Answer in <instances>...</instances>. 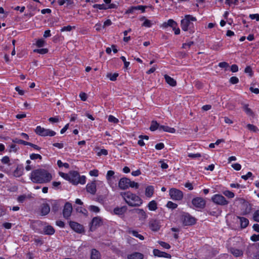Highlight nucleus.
Listing matches in <instances>:
<instances>
[{
  "label": "nucleus",
  "instance_id": "nucleus-1",
  "mask_svg": "<svg viewBox=\"0 0 259 259\" xmlns=\"http://www.w3.org/2000/svg\"><path fill=\"white\" fill-rule=\"evenodd\" d=\"M30 179L33 183L41 184L50 182L52 179V176L46 170L37 169L31 172Z\"/></svg>",
  "mask_w": 259,
  "mask_h": 259
},
{
  "label": "nucleus",
  "instance_id": "nucleus-2",
  "mask_svg": "<svg viewBox=\"0 0 259 259\" xmlns=\"http://www.w3.org/2000/svg\"><path fill=\"white\" fill-rule=\"evenodd\" d=\"M120 194L130 206H140L143 203V201L140 196L130 191L122 192Z\"/></svg>",
  "mask_w": 259,
  "mask_h": 259
},
{
  "label": "nucleus",
  "instance_id": "nucleus-3",
  "mask_svg": "<svg viewBox=\"0 0 259 259\" xmlns=\"http://www.w3.org/2000/svg\"><path fill=\"white\" fill-rule=\"evenodd\" d=\"M60 176L64 179L69 181L73 185L80 184L83 185L86 182V178L84 176H80L79 174L75 171H71L69 174L59 172Z\"/></svg>",
  "mask_w": 259,
  "mask_h": 259
},
{
  "label": "nucleus",
  "instance_id": "nucleus-4",
  "mask_svg": "<svg viewBox=\"0 0 259 259\" xmlns=\"http://www.w3.org/2000/svg\"><path fill=\"white\" fill-rule=\"evenodd\" d=\"M197 20L195 17L186 15L181 21V26L183 30L191 31L194 28V22Z\"/></svg>",
  "mask_w": 259,
  "mask_h": 259
},
{
  "label": "nucleus",
  "instance_id": "nucleus-5",
  "mask_svg": "<svg viewBox=\"0 0 259 259\" xmlns=\"http://www.w3.org/2000/svg\"><path fill=\"white\" fill-rule=\"evenodd\" d=\"M246 253L253 259H259V244H253L247 249Z\"/></svg>",
  "mask_w": 259,
  "mask_h": 259
},
{
  "label": "nucleus",
  "instance_id": "nucleus-6",
  "mask_svg": "<svg viewBox=\"0 0 259 259\" xmlns=\"http://www.w3.org/2000/svg\"><path fill=\"white\" fill-rule=\"evenodd\" d=\"M35 133L42 137L50 136L53 137L56 135V132L48 128H45L40 126H36L35 130Z\"/></svg>",
  "mask_w": 259,
  "mask_h": 259
},
{
  "label": "nucleus",
  "instance_id": "nucleus-7",
  "mask_svg": "<svg viewBox=\"0 0 259 259\" xmlns=\"http://www.w3.org/2000/svg\"><path fill=\"white\" fill-rule=\"evenodd\" d=\"M212 201L218 205H226L229 203V201L221 194H215L211 197Z\"/></svg>",
  "mask_w": 259,
  "mask_h": 259
},
{
  "label": "nucleus",
  "instance_id": "nucleus-8",
  "mask_svg": "<svg viewBox=\"0 0 259 259\" xmlns=\"http://www.w3.org/2000/svg\"><path fill=\"white\" fill-rule=\"evenodd\" d=\"M169 193L170 198L174 200H181L183 197V192L175 188L170 189Z\"/></svg>",
  "mask_w": 259,
  "mask_h": 259
},
{
  "label": "nucleus",
  "instance_id": "nucleus-9",
  "mask_svg": "<svg viewBox=\"0 0 259 259\" xmlns=\"http://www.w3.org/2000/svg\"><path fill=\"white\" fill-rule=\"evenodd\" d=\"M192 204L195 208H202L205 205V201L201 197H196L192 199Z\"/></svg>",
  "mask_w": 259,
  "mask_h": 259
},
{
  "label": "nucleus",
  "instance_id": "nucleus-10",
  "mask_svg": "<svg viewBox=\"0 0 259 259\" xmlns=\"http://www.w3.org/2000/svg\"><path fill=\"white\" fill-rule=\"evenodd\" d=\"M182 219L185 225H192L196 222L195 219L188 213L183 215Z\"/></svg>",
  "mask_w": 259,
  "mask_h": 259
},
{
  "label": "nucleus",
  "instance_id": "nucleus-11",
  "mask_svg": "<svg viewBox=\"0 0 259 259\" xmlns=\"http://www.w3.org/2000/svg\"><path fill=\"white\" fill-rule=\"evenodd\" d=\"M130 180L127 178H122L118 182V187L121 190H126L129 188Z\"/></svg>",
  "mask_w": 259,
  "mask_h": 259
},
{
  "label": "nucleus",
  "instance_id": "nucleus-12",
  "mask_svg": "<svg viewBox=\"0 0 259 259\" xmlns=\"http://www.w3.org/2000/svg\"><path fill=\"white\" fill-rule=\"evenodd\" d=\"M139 20L142 22V26L147 28H150L156 23L155 21L149 20L145 16L141 17Z\"/></svg>",
  "mask_w": 259,
  "mask_h": 259
},
{
  "label": "nucleus",
  "instance_id": "nucleus-13",
  "mask_svg": "<svg viewBox=\"0 0 259 259\" xmlns=\"http://www.w3.org/2000/svg\"><path fill=\"white\" fill-rule=\"evenodd\" d=\"M102 224V221L100 217H97L93 219L91 226L90 230L93 231L95 230L97 227L100 226Z\"/></svg>",
  "mask_w": 259,
  "mask_h": 259
},
{
  "label": "nucleus",
  "instance_id": "nucleus-14",
  "mask_svg": "<svg viewBox=\"0 0 259 259\" xmlns=\"http://www.w3.org/2000/svg\"><path fill=\"white\" fill-rule=\"evenodd\" d=\"M149 227L153 231H157L160 228V222L155 219H151L149 222Z\"/></svg>",
  "mask_w": 259,
  "mask_h": 259
},
{
  "label": "nucleus",
  "instance_id": "nucleus-15",
  "mask_svg": "<svg viewBox=\"0 0 259 259\" xmlns=\"http://www.w3.org/2000/svg\"><path fill=\"white\" fill-rule=\"evenodd\" d=\"M72 206L71 203H66L63 209V215L65 218H68L69 217L72 213Z\"/></svg>",
  "mask_w": 259,
  "mask_h": 259
},
{
  "label": "nucleus",
  "instance_id": "nucleus-16",
  "mask_svg": "<svg viewBox=\"0 0 259 259\" xmlns=\"http://www.w3.org/2000/svg\"><path fill=\"white\" fill-rule=\"evenodd\" d=\"M228 248L229 251L236 257L240 256L243 255V250L236 248L235 246L228 247Z\"/></svg>",
  "mask_w": 259,
  "mask_h": 259
},
{
  "label": "nucleus",
  "instance_id": "nucleus-17",
  "mask_svg": "<svg viewBox=\"0 0 259 259\" xmlns=\"http://www.w3.org/2000/svg\"><path fill=\"white\" fill-rule=\"evenodd\" d=\"M69 225L72 229H73L76 232L80 233L83 231V226L77 223L74 222H70Z\"/></svg>",
  "mask_w": 259,
  "mask_h": 259
},
{
  "label": "nucleus",
  "instance_id": "nucleus-18",
  "mask_svg": "<svg viewBox=\"0 0 259 259\" xmlns=\"http://www.w3.org/2000/svg\"><path fill=\"white\" fill-rule=\"evenodd\" d=\"M153 253L154 256H158V257H163L167 258H170L171 255L170 254L166 253L165 252L161 251L158 249H154L153 250Z\"/></svg>",
  "mask_w": 259,
  "mask_h": 259
},
{
  "label": "nucleus",
  "instance_id": "nucleus-19",
  "mask_svg": "<svg viewBox=\"0 0 259 259\" xmlns=\"http://www.w3.org/2000/svg\"><path fill=\"white\" fill-rule=\"evenodd\" d=\"M86 189L89 193L94 194L96 192V184L95 182L88 183L86 186Z\"/></svg>",
  "mask_w": 259,
  "mask_h": 259
},
{
  "label": "nucleus",
  "instance_id": "nucleus-20",
  "mask_svg": "<svg viewBox=\"0 0 259 259\" xmlns=\"http://www.w3.org/2000/svg\"><path fill=\"white\" fill-rule=\"evenodd\" d=\"M127 210L126 206H122L120 207H117L113 210V213L114 214L121 216L124 214Z\"/></svg>",
  "mask_w": 259,
  "mask_h": 259
},
{
  "label": "nucleus",
  "instance_id": "nucleus-21",
  "mask_svg": "<svg viewBox=\"0 0 259 259\" xmlns=\"http://www.w3.org/2000/svg\"><path fill=\"white\" fill-rule=\"evenodd\" d=\"M177 23L172 19H169L167 22L163 23L161 25L162 28H166L168 27H171L172 28L175 27H177Z\"/></svg>",
  "mask_w": 259,
  "mask_h": 259
},
{
  "label": "nucleus",
  "instance_id": "nucleus-22",
  "mask_svg": "<svg viewBox=\"0 0 259 259\" xmlns=\"http://www.w3.org/2000/svg\"><path fill=\"white\" fill-rule=\"evenodd\" d=\"M136 212L138 215V217L140 220L144 221L147 218V214L143 209H136Z\"/></svg>",
  "mask_w": 259,
  "mask_h": 259
},
{
  "label": "nucleus",
  "instance_id": "nucleus-23",
  "mask_svg": "<svg viewBox=\"0 0 259 259\" xmlns=\"http://www.w3.org/2000/svg\"><path fill=\"white\" fill-rule=\"evenodd\" d=\"M154 192V187L152 186H148L145 188V194L148 198H151L153 195Z\"/></svg>",
  "mask_w": 259,
  "mask_h": 259
},
{
  "label": "nucleus",
  "instance_id": "nucleus-24",
  "mask_svg": "<svg viewBox=\"0 0 259 259\" xmlns=\"http://www.w3.org/2000/svg\"><path fill=\"white\" fill-rule=\"evenodd\" d=\"M147 207L150 211H155L157 209V203L156 201L151 200L148 203Z\"/></svg>",
  "mask_w": 259,
  "mask_h": 259
},
{
  "label": "nucleus",
  "instance_id": "nucleus-25",
  "mask_svg": "<svg viewBox=\"0 0 259 259\" xmlns=\"http://www.w3.org/2000/svg\"><path fill=\"white\" fill-rule=\"evenodd\" d=\"M143 254L139 252H134L131 254L128 255L127 259H143Z\"/></svg>",
  "mask_w": 259,
  "mask_h": 259
},
{
  "label": "nucleus",
  "instance_id": "nucleus-26",
  "mask_svg": "<svg viewBox=\"0 0 259 259\" xmlns=\"http://www.w3.org/2000/svg\"><path fill=\"white\" fill-rule=\"evenodd\" d=\"M159 131H164L169 133H175L176 132V130L174 128L165 125H160L159 127Z\"/></svg>",
  "mask_w": 259,
  "mask_h": 259
},
{
  "label": "nucleus",
  "instance_id": "nucleus-27",
  "mask_svg": "<svg viewBox=\"0 0 259 259\" xmlns=\"http://www.w3.org/2000/svg\"><path fill=\"white\" fill-rule=\"evenodd\" d=\"M164 79H165L166 82L170 86L175 87L176 85V84H177L176 81L174 78L171 77L170 76H169L167 75H165Z\"/></svg>",
  "mask_w": 259,
  "mask_h": 259
},
{
  "label": "nucleus",
  "instance_id": "nucleus-28",
  "mask_svg": "<svg viewBox=\"0 0 259 259\" xmlns=\"http://www.w3.org/2000/svg\"><path fill=\"white\" fill-rule=\"evenodd\" d=\"M238 218L239 220L241 228H245L248 226L249 224L248 219L244 217H238Z\"/></svg>",
  "mask_w": 259,
  "mask_h": 259
},
{
  "label": "nucleus",
  "instance_id": "nucleus-29",
  "mask_svg": "<svg viewBox=\"0 0 259 259\" xmlns=\"http://www.w3.org/2000/svg\"><path fill=\"white\" fill-rule=\"evenodd\" d=\"M1 162H2V163L3 164L5 165V166L6 167H8L9 168H10V166H11V164L10 163V158L8 156H4L1 159Z\"/></svg>",
  "mask_w": 259,
  "mask_h": 259
},
{
  "label": "nucleus",
  "instance_id": "nucleus-30",
  "mask_svg": "<svg viewBox=\"0 0 259 259\" xmlns=\"http://www.w3.org/2000/svg\"><path fill=\"white\" fill-rule=\"evenodd\" d=\"M73 0H58V3L59 6L65 5L66 7H69L73 4Z\"/></svg>",
  "mask_w": 259,
  "mask_h": 259
},
{
  "label": "nucleus",
  "instance_id": "nucleus-31",
  "mask_svg": "<svg viewBox=\"0 0 259 259\" xmlns=\"http://www.w3.org/2000/svg\"><path fill=\"white\" fill-rule=\"evenodd\" d=\"M128 232L129 234H132L134 236L139 238L141 240H143L144 239V236L140 234L136 230H129Z\"/></svg>",
  "mask_w": 259,
  "mask_h": 259
},
{
  "label": "nucleus",
  "instance_id": "nucleus-32",
  "mask_svg": "<svg viewBox=\"0 0 259 259\" xmlns=\"http://www.w3.org/2000/svg\"><path fill=\"white\" fill-rule=\"evenodd\" d=\"M50 211V208L48 204H44L42 205L41 208V213L42 215H45L49 213Z\"/></svg>",
  "mask_w": 259,
  "mask_h": 259
},
{
  "label": "nucleus",
  "instance_id": "nucleus-33",
  "mask_svg": "<svg viewBox=\"0 0 259 259\" xmlns=\"http://www.w3.org/2000/svg\"><path fill=\"white\" fill-rule=\"evenodd\" d=\"M101 255L96 249H92L91 254V259H100Z\"/></svg>",
  "mask_w": 259,
  "mask_h": 259
},
{
  "label": "nucleus",
  "instance_id": "nucleus-34",
  "mask_svg": "<svg viewBox=\"0 0 259 259\" xmlns=\"http://www.w3.org/2000/svg\"><path fill=\"white\" fill-rule=\"evenodd\" d=\"M44 231L45 234L47 235H52L55 232L54 228L51 226H46L44 229Z\"/></svg>",
  "mask_w": 259,
  "mask_h": 259
},
{
  "label": "nucleus",
  "instance_id": "nucleus-35",
  "mask_svg": "<svg viewBox=\"0 0 259 259\" xmlns=\"http://www.w3.org/2000/svg\"><path fill=\"white\" fill-rule=\"evenodd\" d=\"M23 172V168L20 166H17L13 172V175L16 177H19L22 175Z\"/></svg>",
  "mask_w": 259,
  "mask_h": 259
},
{
  "label": "nucleus",
  "instance_id": "nucleus-36",
  "mask_svg": "<svg viewBox=\"0 0 259 259\" xmlns=\"http://www.w3.org/2000/svg\"><path fill=\"white\" fill-rule=\"evenodd\" d=\"M243 109L247 115L252 117L254 116L253 112H252L251 109L248 107V105H244L243 107Z\"/></svg>",
  "mask_w": 259,
  "mask_h": 259
},
{
  "label": "nucleus",
  "instance_id": "nucleus-37",
  "mask_svg": "<svg viewBox=\"0 0 259 259\" xmlns=\"http://www.w3.org/2000/svg\"><path fill=\"white\" fill-rule=\"evenodd\" d=\"M160 125L156 121H153L151 123L150 129L151 131H154L156 130H159Z\"/></svg>",
  "mask_w": 259,
  "mask_h": 259
},
{
  "label": "nucleus",
  "instance_id": "nucleus-38",
  "mask_svg": "<svg viewBox=\"0 0 259 259\" xmlns=\"http://www.w3.org/2000/svg\"><path fill=\"white\" fill-rule=\"evenodd\" d=\"M118 76V74L117 73H109L107 75V77L112 81L116 80Z\"/></svg>",
  "mask_w": 259,
  "mask_h": 259
},
{
  "label": "nucleus",
  "instance_id": "nucleus-39",
  "mask_svg": "<svg viewBox=\"0 0 259 259\" xmlns=\"http://www.w3.org/2000/svg\"><path fill=\"white\" fill-rule=\"evenodd\" d=\"M223 194L229 198H232L235 196L234 193L229 191L225 190L223 192Z\"/></svg>",
  "mask_w": 259,
  "mask_h": 259
},
{
  "label": "nucleus",
  "instance_id": "nucleus-40",
  "mask_svg": "<svg viewBox=\"0 0 259 259\" xmlns=\"http://www.w3.org/2000/svg\"><path fill=\"white\" fill-rule=\"evenodd\" d=\"M57 165L59 167H64L65 168H68L69 165L67 163H63L60 160L57 161Z\"/></svg>",
  "mask_w": 259,
  "mask_h": 259
},
{
  "label": "nucleus",
  "instance_id": "nucleus-41",
  "mask_svg": "<svg viewBox=\"0 0 259 259\" xmlns=\"http://www.w3.org/2000/svg\"><path fill=\"white\" fill-rule=\"evenodd\" d=\"M93 8L99 10H107V5L104 4H95L93 5Z\"/></svg>",
  "mask_w": 259,
  "mask_h": 259
},
{
  "label": "nucleus",
  "instance_id": "nucleus-42",
  "mask_svg": "<svg viewBox=\"0 0 259 259\" xmlns=\"http://www.w3.org/2000/svg\"><path fill=\"white\" fill-rule=\"evenodd\" d=\"M47 49H35L33 50V52L35 53H37L40 54H45L48 53Z\"/></svg>",
  "mask_w": 259,
  "mask_h": 259
},
{
  "label": "nucleus",
  "instance_id": "nucleus-43",
  "mask_svg": "<svg viewBox=\"0 0 259 259\" xmlns=\"http://www.w3.org/2000/svg\"><path fill=\"white\" fill-rule=\"evenodd\" d=\"M46 44L45 41L43 39H38L36 41V45L37 47L40 48L45 46Z\"/></svg>",
  "mask_w": 259,
  "mask_h": 259
},
{
  "label": "nucleus",
  "instance_id": "nucleus-44",
  "mask_svg": "<svg viewBox=\"0 0 259 259\" xmlns=\"http://www.w3.org/2000/svg\"><path fill=\"white\" fill-rule=\"evenodd\" d=\"M158 243L161 246L165 249H168L170 248V245L166 242L163 241H158Z\"/></svg>",
  "mask_w": 259,
  "mask_h": 259
},
{
  "label": "nucleus",
  "instance_id": "nucleus-45",
  "mask_svg": "<svg viewBox=\"0 0 259 259\" xmlns=\"http://www.w3.org/2000/svg\"><path fill=\"white\" fill-rule=\"evenodd\" d=\"M139 187V185L138 183L134 181H132L131 180H130L129 188L131 187L133 188L138 189Z\"/></svg>",
  "mask_w": 259,
  "mask_h": 259
},
{
  "label": "nucleus",
  "instance_id": "nucleus-46",
  "mask_svg": "<svg viewBox=\"0 0 259 259\" xmlns=\"http://www.w3.org/2000/svg\"><path fill=\"white\" fill-rule=\"evenodd\" d=\"M108 121L110 122H112L114 123H117L119 121V120L117 118H116L114 116L111 115H110L108 116Z\"/></svg>",
  "mask_w": 259,
  "mask_h": 259
},
{
  "label": "nucleus",
  "instance_id": "nucleus-47",
  "mask_svg": "<svg viewBox=\"0 0 259 259\" xmlns=\"http://www.w3.org/2000/svg\"><path fill=\"white\" fill-rule=\"evenodd\" d=\"M166 206L169 208L175 209L178 206V205L171 201H168L166 204Z\"/></svg>",
  "mask_w": 259,
  "mask_h": 259
},
{
  "label": "nucleus",
  "instance_id": "nucleus-48",
  "mask_svg": "<svg viewBox=\"0 0 259 259\" xmlns=\"http://www.w3.org/2000/svg\"><path fill=\"white\" fill-rule=\"evenodd\" d=\"M108 154V151L105 149H101L99 150L97 152V155L99 156L101 155H107Z\"/></svg>",
  "mask_w": 259,
  "mask_h": 259
},
{
  "label": "nucleus",
  "instance_id": "nucleus-49",
  "mask_svg": "<svg viewBox=\"0 0 259 259\" xmlns=\"http://www.w3.org/2000/svg\"><path fill=\"white\" fill-rule=\"evenodd\" d=\"M30 158L32 160H35V159H41L42 157L40 155H39L38 154L32 153V154H30Z\"/></svg>",
  "mask_w": 259,
  "mask_h": 259
},
{
  "label": "nucleus",
  "instance_id": "nucleus-50",
  "mask_svg": "<svg viewBox=\"0 0 259 259\" xmlns=\"http://www.w3.org/2000/svg\"><path fill=\"white\" fill-rule=\"evenodd\" d=\"M89 209L90 211L98 213L100 211V209L98 207L94 205H91L89 206Z\"/></svg>",
  "mask_w": 259,
  "mask_h": 259
},
{
  "label": "nucleus",
  "instance_id": "nucleus-51",
  "mask_svg": "<svg viewBox=\"0 0 259 259\" xmlns=\"http://www.w3.org/2000/svg\"><path fill=\"white\" fill-rule=\"evenodd\" d=\"M253 219L254 221L259 222V210H257L254 212Z\"/></svg>",
  "mask_w": 259,
  "mask_h": 259
},
{
  "label": "nucleus",
  "instance_id": "nucleus-52",
  "mask_svg": "<svg viewBox=\"0 0 259 259\" xmlns=\"http://www.w3.org/2000/svg\"><path fill=\"white\" fill-rule=\"evenodd\" d=\"M13 142L17 143V144H23L24 145H26V143H27V142L24 141L22 140L19 139L18 138H15V139H13Z\"/></svg>",
  "mask_w": 259,
  "mask_h": 259
},
{
  "label": "nucleus",
  "instance_id": "nucleus-53",
  "mask_svg": "<svg viewBox=\"0 0 259 259\" xmlns=\"http://www.w3.org/2000/svg\"><path fill=\"white\" fill-rule=\"evenodd\" d=\"M231 166L236 170H240L241 168V165L238 163L232 164Z\"/></svg>",
  "mask_w": 259,
  "mask_h": 259
},
{
  "label": "nucleus",
  "instance_id": "nucleus-54",
  "mask_svg": "<svg viewBox=\"0 0 259 259\" xmlns=\"http://www.w3.org/2000/svg\"><path fill=\"white\" fill-rule=\"evenodd\" d=\"M89 174L92 177H98L99 175V171L97 169H93L90 171Z\"/></svg>",
  "mask_w": 259,
  "mask_h": 259
},
{
  "label": "nucleus",
  "instance_id": "nucleus-55",
  "mask_svg": "<svg viewBox=\"0 0 259 259\" xmlns=\"http://www.w3.org/2000/svg\"><path fill=\"white\" fill-rule=\"evenodd\" d=\"M114 172L113 170H108L107 172L106 178H115L114 176Z\"/></svg>",
  "mask_w": 259,
  "mask_h": 259
},
{
  "label": "nucleus",
  "instance_id": "nucleus-56",
  "mask_svg": "<svg viewBox=\"0 0 259 259\" xmlns=\"http://www.w3.org/2000/svg\"><path fill=\"white\" fill-rule=\"evenodd\" d=\"M247 128L250 131L252 132H256V130H257V127L251 124H248L247 125Z\"/></svg>",
  "mask_w": 259,
  "mask_h": 259
},
{
  "label": "nucleus",
  "instance_id": "nucleus-57",
  "mask_svg": "<svg viewBox=\"0 0 259 259\" xmlns=\"http://www.w3.org/2000/svg\"><path fill=\"white\" fill-rule=\"evenodd\" d=\"M249 17L252 20L255 19L256 21H259V14H250Z\"/></svg>",
  "mask_w": 259,
  "mask_h": 259
},
{
  "label": "nucleus",
  "instance_id": "nucleus-58",
  "mask_svg": "<svg viewBox=\"0 0 259 259\" xmlns=\"http://www.w3.org/2000/svg\"><path fill=\"white\" fill-rule=\"evenodd\" d=\"M188 156L192 158H196L201 157L199 153H189Z\"/></svg>",
  "mask_w": 259,
  "mask_h": 259
},
{
  "label": "nucleus",
  "instance_id": "nucleus-59",
  "mask_svg": "<svg viewBox=\"0 0 259 259\" xmlns=\"http://www.w3.org/2000/svg\"><path fill=\"white\" fill-rule=\"evenodd\" d=\"M244 71L246 73L248 74L249 76H251L252 75V71L250 66H247L245 68Z\"/></svg>",
  "mask_w": 259,
  "mask_h": 259
},
{
  "label": "nucleus",
  "instance_id": "nucleus-60",
  "mask_svg": "<svg viewBox=\"0 0 259 259\" xmlns=\"http://www.w3.org/2000/svg\"><path fill=\"white\" fill-rule=\"evenodd\" d=\"M0 170L6 173H9L10 171V168L8 167H6L5 165L0 166Z\"/></svg>",
  "mask_w": 259,
  "mask_h": 259
},
{
  "label": "nucleus",
  "instance_id": "nucleus-61",
  "mask_svg": "<svg viewBox=\"0 0 259 259\" xmlns=\"http://www.w3.org/2000/svg\"><path fill=\"white\" fill-rule=\"evenodd\" d=\"M72 27L70 25H68V26H64V27H62L61 29V32L70 31L72 30Z\"/></svg>",
  "mask_w": 259,
  "mask_h": 259
},
{
  "label": "nucleus",
  "instance_id": "nucleus-62",
  "mask_svg": "<svg viewBox=\"0 0 259 259\" xmlns=\"http://www.w3.org/2000/svg\"><path fill=\"white\" fill-rule=\"evenodd\" d=\"M230 81L232 84H236L239 82V79L237 77L233 76L230 78Z\"/></svg>",
  "mask_w": 259,
  "mask_h": 259
},
{
  "label": "nucleus",
  "instance_id": "nucleus-63",
  "mask_svg": "<svg viewBox=\"0 0 259 259\" xmlns=\"http://www.w3.org/2000/svg\"><path fill=\"white\" fill-rule=\"evenodd\" d=\"M106 180H107V183L109 184V185L110 187H113L114 186V178H106Z\"/></svg>",
  "mask_w": 259,
  "mask_h": 259
},
{
  "label": "nucleus",
  "instance_id": "nucleus-64",
  "mask_svg": "<svg viewBox=\"0 0 259 259\" xmlns=\"http://www.w3.org/2000/svg\"><path fill=\"white\" fill-rule=\"evenodd\" d=\"M252 176V174L251 172H248L246 175L242 176L241 178L244 180H246L249 178H251Z\"/></svg>",
  "mask_w": 259,
  "mask_h": 259
}]
</instances>
